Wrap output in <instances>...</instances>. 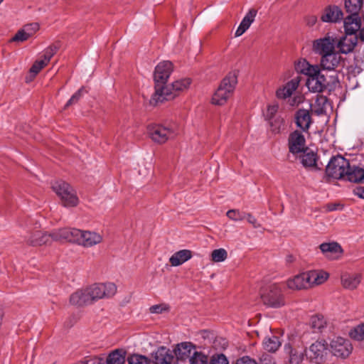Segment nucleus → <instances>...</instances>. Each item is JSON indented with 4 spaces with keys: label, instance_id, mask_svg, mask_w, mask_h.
Returning <instances> with one entry per match:
<instances>
[{
    "label": "nucleus",
    "instance_id": "nucleus-45",
    "mask_svg": "<svg viewBox=\"0 0 364 364\" xmlns=\"http://www.w3.org/2000/svg\"><path fill=\"white\" fill-rule=\"evenodd\" d=\"M351 338L356 341L364 340V323L351 329L349 332Z\"/></svg>",
    "mask_w": 364,
    "mask_h": 364
},
{
    "label": "nucleus",
    "instance_id": "nucleus-26",
    "mask_svg": "<svg viewBox=\"0 0 364 364\" xmlns=\"http://www.w3.org/2000/svg\"><path fill=\"white\" fill-rule=\"evenodd\" d=\"M295 122L298 127L304 132H308L310 124H311V118L309 112L307 109H300L295 114Z\"/></svg>",
    "mask_w": 364,
    "mask_h": 364
},
{
    "label": "nucleus",
    "instance_id": "nucleus-50",
    "mask_svg": "<svg viewBox=\"0 0 364 364\" xmlns=\"http://www.w3.org/2000/svg\"><path fill=\"white\" fill-rule=\"evenodd\" d=\"M29 38L36 33L39 29V25L37 23H32L25 25L23 28Z\"/></svg>",
    "mask_w": 364,
    "mask_h": 364
},
{
    "label": "nucleus",
    "instance_id": "nucleus-31",
    "mask_svg": "<svg viewBox=\"0 0 364 364\" xmlns=\"http://www.w3.org/2000/svg\"><path fill=\"white\" fill-rule=\"evenodd\" d=\"M126 354V351L123 349L114 350L108 354L105 360H101L99 364H124Z\"/></svg>",
    "mask_w": 364,
    "mask_h": 364
},
{
    "label": "nucleus",
    "instance_id": "nucleus-42",
    "mask_svg": "<svg viewBox=\"0 0 364 364\" xmlns=\"http://www.w3.org/2000/svg\"><path fill=\"white\" fill-rule=\"evenodd\" d=\"M191 83V81L189 78L181 79L173 82L172 83V85L173 87L174 92L177 93L178 96L181 92L187 90L189 87Z\"/></svg>",
    "mask_w": 364,
    "mask_h": 364
},
{
    "label": "nucleus",
    "instance_id": "nucleus-9",
    "mask_svg": "<svg viewBox=\"0 0 364 364\" xmlns=\"http://www.w3.org/2000/svg\"><path fill=\"white\" fill-rule=\"evenodd\" d=\"M327 343L325 341H316L313 343L309 350H305L306 355L311 361L316 364L321 363L327 353Z\"/></svg>",
    "mask_w": 364,
    "mask_h": 364
},
{
    "label": "nucleus",
    "instance_id": "nucleus-34",
    "mask_svg": "<svg viewBox=\"0 0 364 364\" xmlns=\"http://www.w3.org/2000/svg\"><path fill=\"white\" fill-rule=\"evenodd\" d=\"M345 178L353 183L364 182V169L355 166H350L349 164Z\"/></svg>",
    "mask_w": 364,
    "mask_h": 364
},
{
    "label": "nucleus",
    "instance_id": "nucleus-19",
    "mask_svg": "<svg viewBox=\"0 0 364 364\" xmlns=\"http://www.w3.org/2000/svg\"><path fill=\"white\" fill-rule=\"evenodd\" d=\"M102 241V236L96 232L89 230H82L79 245L84 247H91Z\"/></svg>",
    "mask_w": 364,
    "mask_h": 364
},
{
    "label": "nucleus",
    "instance_id": "nucleus-27",
    "mask_svg": "<svg viewBox=\"0 0 364 364\" xmlns=\"http://www.w3.org/2000/svg\"><path fill=\"white\" fill-rule=\"evenodd\" d=\"M331 105L326 97L317 95L314 102L311 104V111L316 115H322L326 113V110Z\"/></svg>",
    "mask_w": 364,
    "mask_h": 364
},
{
    "label": "nucleus",
    "instance_id": "nucleus-57",
    "mask_svg": "<svg viewBox=\"0 0 364 364\" xmlns=\"http://www.w3.org/2000/svg\"><path fill=\"white\" fill-rule=\"evenodd\" d=\"M305 21L309 26H313L317 22V17L316 16H308L306 17Z\"/></svg>",
    "mask_w": 364,
    "mask_h": 364
},
{
    "label": "nucleus",
    "instance_id": "nucleus-29",
    "mask_svg": "<svg viewBox=\"0 0 364 364\" xmlns=\"http://www.w3.org/2000/svg\"><path fill=\"white\" fill-rule=\"evenodd\" d=\"M194 346L189 342H183L178 344L174 349L176 360H186L191 357V351Z\"/></svg>",
    "mask_w": 364,
    "mask_h": 364
},
{
    "label": "nucleus",
    "instance_id": "nucleus-56",
    "mask_svg": "<svg viewBox=\"0 0 364 364\" xmlns=\"http://www.w3.org/2000/svg\"><path fill=\"white\" fill-rule=\"evenodd\" d=\"M163 306H165L164 305H161V304L154 305V306L150 307V309H149L150 312L152 313V314H161L164 311Z\"/></svg>",
    "mask_w": 364,
    "mask_h": 364
},
{
    "label": "nucleus",
    "instance_id": "nucleus-59",
    "mask_svg": "<svg viewBox=\"0 0 364 364\" xmlns=\"http://www.w3.org/2000/svg\"><path fill=\"white\" fill-rule=\"evenodd\" d=\"M359 37L362 41H364V27L359 31Z\"/></svg>",
    "mask_w": 364,
    "mask_h": 364
},
{
    "label": "nucleus",
    "instance_id": "nucleus-18",
    "mask_svg": "<svg viewBox=\"0 0 364 364\" xmlns=\"http://www.w3.org/2000/svg\"><path fill=\"white\" fill-rule=\"evenodd\" d=\"M362 277L360 273L344 272L341 274V283L344 289L354 290L360 284Z\"/></svg>",
    "mask_w": 364,
    "mask_h": 364
},
{
    "label": "nucleus",
    "instance_id": "nucleus-51",
    "mask_svg": "<svg viewBox=\"0 0 364 364\" xmlns=\"http://www.w3.org/2000/svg\"><path fill=\"white\" fill-rule=\"evenodd\" d=\"M29 38L27 36L26 33L23 31V28L20 29L15 36L11 38L12 41L15 42H23Z\"/></svg>",
    "mask_w": 364,
    "mask_h": 364
},
{
    "label": "nucleus",
    "instance_id": "nucleus-54",
    "mask_svg": "<svg viewBox=\"0 0 364 364\" xmlns=\"http://www.w3.org/2000/svg\"><path fill=\"white\" fill-rule=\"evenodd\" d=\"M278 105H269L267 107V116L270 118L273 117L278 110Z\"/></svg>",
    "mask_w": 364,
    "mask_h": 364
},
{
    "label": "nucleus",
    "instance_id": "nucleus-20",
    "mask_svg": "<svg viewBox=\"0 0 364 364\" xmlns=\"http://www.w3.org/2000/svg\"><path fill=\"white\" fill-rule=\"evenodd\" d=\"M299 82V77H294L277 90V97L279 99H287L291 97L294 92L298 88Z\"/></svg>",
    "mask_w": 364,
    "mask_h": 364
},
{
    "label": "nucleus",
    "instance_id": "nucleus-23",
    "mask_svg": "<svg viewBox=\"0 0 364 364\" xmlns=\"http://www.w3.org/2000/svg\"><path fill=\"white\" fill-rule=\"evenodd\" d=\"M319 248L321 251L331 259H338L342 253L343 250L341 245L337 242H329V243H322L320 245Z\"/></svg>",
    "mask_w": 364,
    "mask_h": 364
},
{
    "label": "nucleus",
    "instance_id": "nucleus-11",
    "mask_svg": "<svg viewBox=\"0 0 364 364\" xmlns=\"http://www.w3.org/2000/svg\"><path fill=\"white\" fill-rule=\"evenodd\" d=\"M288 147L289 152L294 155L307 151L308 147L306 145V139L301 132L296 130L289 134Z\"/></svg>",
    "mask_w": 364,
    "mask_h": 364
},
{
    "label": "nucleus",
    "instance_id": "nucleus-44",
    "mask_svg": "<svg viewBox=\"0 0 364 364\" xmlns=\"http://www.w3.org/2000/svg\"><path fill=\"white\" fill-rule=\"evenodd\" d=\"M87 90L85 87H81L76 92H75L70 99L67 102L65 105V108L68 107L70 105H75L77 103V102L81 99V97L86 93H87Z\"/></svg>",
    "mask_w": 364,
    "mask_h": 364
},
{
    "label": "nucleus",
    "instance_id": "nucleus-49",
    "mask_svg": "<svg viewBox=\"0 0 364 364\" xmlns=\"http://www.w3.org/2000/svg\"><path fill=\"white\" fill-rule=\"evenodd\" d=\"M82 230L68 228V242L79 245Z\"/></svg>",
    "mask_w": 364,
    "mask_h": 364
},
{
    "label": "nucleus",
    "instance_id": "nucleus-21",
    "mask_svg": "<svg viewBox=\"0 0 364 364\" xmlns=\"http://www.w3.org/2000/svg\"><path fill=\"white\" fill-rule=\"evenodd\" d=\"M70 303L73 306H82L92 304L87 288L80 289L70 296Z\"/></svg>",
    "mask_w": 364,
    "mask_h": 364
},
{
    "label": "nucleus",
    "instance_id": "nucleus-8",
    "mask_svg": "<svg viewBox=\"0 0 364 364\" xmlns=\"http://www.w3.org/2000/svg\"><path fill=\"white\" fill-rule=\"evenodd\" d=\"M166 83H155V92L151 97V103L157 104L165 100H171L177 96V93L174 92L172 84L166 85Z\"/></svg>",
    "mask_w": 364,
    "mask_h": 364
},
{
    "label": "nucleus",
    "instance_id": "nucleus-3",
    "mask_svg": "<svg viewBox=\"0 0 364 364\" xmlns=\"http://www.w3.org/2000/svg\"><path fill=\"white\" fill-rule=\"evenodd\" d=\"M53 189L60 197L65 207H74L78 204L75 191L66 182L58 181L53 186Z\"/></svg>",
    "mask_w": 364,
    "mask_h": 364
},
{
    "label": "nucleus",
    "instance_id": "nucleus-6",
    "mask_svg": "<svg viewBox=\"0 0 364 364\" xmlns=\"http://www.w3.org/2000/svg\"><path fill=\"white\" fill-rule=\"evenodd\" d=\"M87 288L92 303L101 299L112 297L117 292L116 285L110 282L95 284Z\"/></svg>",
    "mask_w": 364,
    "mask_h": 364
},
{
    "label": "nucleus",
    "instance_id": "nucleus-43",
    "mask_svg": "<svg viewBox=\"0 0 364 364\" xmlns=\"http://www.w3.org/2000/svg\"><path fill=\"white\" fill-rule=\"evenodd\" d=\"M128 364H150V360L145 355L134 353L128 356Z\"/></svg>",
    "mask_w": 364,
    "mask_h": 364
},
{
    "label": "nucleus",
    "instance_id": "nucleus-24",
    "mask_svg": "<svg viewBox=\"0 0 364 364\" xmlns=\"http://www.w3.org/2000/svg\"><path fill=\"white\" fill-rule=\"evenodd\" d=\"M341 61V57L334 51L328 54L321 55V71L328 70L333 71L338 65Z\"/></svg>",
    "mask_w": 364,
    "mask_h": 364
},
{
    "label": "nucleus",
    "instance_id": "nucleus-15",
    "mask_svg": "<svg viewBox=\"0 0 364 364\" xmlns=\"http://www.w3.org/2000/svg\"><path fill=\"white\" fill-rule=\"evenodd\" d=\"M172 71L173 64L171 61L166 60L159 63L156 66L154 73L155 83L166 82Z\"/></svg>",
    "mask_w": 364,
    "mask_h": 364
},
{
    "label": "nucleus",
    "instance_id": "nucleus-4",
    "mask_svg": "<svg viewBox=\"0 0 364 364\" xmlns=\"http://www.w3.org/2000/svg\"><path fill=\"white\" fill-rule=\"evenodd\" d=\"M349 161L338 155L331 159L326 168V175L334 179L345 178L348 168Z\"/></svg>",
    "mask_w": 364,
    "mask_h": 364
},
{
    "label": "nucleus",
    "instance_id": "nucleus-41",
    "mask_svg": "<svg viewBox=\"0 0 364 364\" xmlns=\"http://www.w3.org/2000/svg\"><path fill=\"white\" fill-rule=\"evenodd\" d=\"M318 66L311 65L306 60L302 59L299 60L295 65V69L298 73H304L306 75L310 74V70H316Z\"/></svg>",
    "mask_w": 364,
    "mask_h": 364
},
{
    "label": "nucleus",
    "instance_id": "nucleus-17",
    "mask_svg": "<svg viewBox=\"0 0 364 364\" xmlns=\"http://www.w3.org/2000/svg\"><path fill=\"white\" fill-rule=\"evenodd\" d=\"M154 364H178L173 353L165 347H161L152 354Z\"/></svg>",
    "mask_w": 364,
    "mask_h": 364
},
{
    "label": "nucleus",
    "instance_id": "nucleus-22",
    "mask_svg": "<svg viewBox=\"0 0 364 364\" xmlns=\"http://www.w3.org/2000/svg\"><path fill=\"white\" fill-rule=\"evenodd\" d=\"M343 18L341 9L336 6H329L323 11L321 19L323 22L336 23Z\"/></svg>",
    "mask_w": 364,
    "mask_h": 364
},
{
    "label": "nucleus",
    "instance_id": "nucleus-61",
    "mask_svg": "<svg viewBox=\"0 0 364 364\" xmlns=\"http://www.w3.org/2000/svg\"><path fill=\"white\" fill-rule=\"evenodd\" d=\"M4 1V0H0V4Z\"/></svg>",
    "mask_w": 364,
    "mask_h": 364
},
{
    "label": "nucleus",
    "instance_id": "nucleus-36",
    "mask_svg": "<svg viewBox=\"0 0 364 364\" xmlns=\"http://www.w3.org/2000/svg\"><path fill=\"white\" fill-rule=\"evenodd\" d=\"M363 0H345V9L348 15H359Z\"/></svg>",
    "mask_w": 364,
    "mask_h": 364
},
{
    "label": "nucleus",
    "instance_id": "nucleus-38",
    "mask_svg": "<svg viewBox=\"0 0 364 364\" xmlns=\"http://www.w3.org/2000/svg\"><path fill=\"white\" fill-rule=\"evenodd\" d=\"M264 348L269 352H275L281 346V342L278 337L272 336L266 338L263 342Z\"/></svg>",
    "mask_w": 364,
    "mask_h": 364
},
{
    "label": "nucleus",
    "instance_id": "nucleus-46",
    "mask_svg": "<svg viewBox=\"0 0 364 364\" xmlns=\"http://www.w3.org/2000/svg\"><path fill=\"white\" fill-rule=\"evenodd\" d=\"M228 257V252L223 248L214 250L211 253V259L214 262H221Z\"/></svg>",
    "mask_w": 364,
    "mask_h": 364
},
{
    "label": "nucleus",
    "instance_id": "nucleus-32",
    "mask_svg": "<svg viewBox=\"0 0 364 364\" xmlns=\"http://www.w3.org/2000/svg\"><path fill=\"white\" fill-rule=\"evenodd\" d=\"M303 154L301 156V162L305 168H314L319 170L321 168L318 167L317 159L318 156L316 153L310 150L309 148L307 151H302Z\"/></svg>",
    "mask_w": 364,
    "mask_h": 364
},
{
    "label": "nucleus",
    "instance_id": "nucleus-40",
    "mask_svg": "<svg viewBox=\"0 0 364 364\" xmlns=\"http://www.w3.org/2000/svg\"><path fill=\"white\" fill-rule=\"evenodd\" d=\"M53 241L68 242V228L53 230L51 232Z\"/></svg>",
    "mask_w": 364,
    "mask_h": 364
},
{
    "label": "nucleus",
    "instance_id": "nucleus-53",
    "mask_svg": "<svg viewBox=\"0 0 364 364\" xmlns=\"http://www.w3.org/2000/svg\"><path fill=\"white\" fill-rule=\"evenodd\" d=\"M247 222L252 225V226L255 228H259L260 225L257 223V219L251 214V213H246V218Z\"/></svg>",
    "mask_w": 364,
    "mask_h": 364
},
{
    "label": "nucleus",
    "instance_id": "nucleus-47",
    "mask_svg": "<svg viewBox=\"0 0 364 364\" xmlns=\"http://www.w3.org/2000/svg\"><path fill=\"white\" fill-rule=\"evenodd\" d=\"M227 217L233 221H241L245 219L246 213L238 209H231L226 213Z\"/></svg>",
    "mask_w": 364,
    "mask_h": 364
},
{
    "label": "nucleus",
    "instance_id": "nucleus-14",
    "mask_svg": "<svg viewBox=\"0 0 364 364\" xmlns=\"http://www.w3.org/2000/svg\"><path fill=\"white\" fill-rule=\"evenodd\" d=\"M338 52L343 54L352 53L358 44V37L354 35L346 34L336 40Z\"/></svg>",
    "mask_w": 364,
    "mask_h": 364
},
{
    "label": "nucleus",
    "instance_id": "nucleus-28",
    "mask_svg": "<svg viewBox=\"0 0 364 364\" xmlns=\"http://www.w3.org/2000/svg\"><path fill=\"white\" fill-rule=\"evenodd\" d=\"M287 287L291 290H301L309 288L306 272L289 279L287 281Z\"/></svg>",
    "mask_w": 364,
    "mask_h": 364
},
{
    "label": "nucleus",
    "instance_id": "nucleus-55",
    "mask_svg": "<svg viewBox=\"0 0 364 364\" xmlns=\"http://www.w3.org/2000/svg\"><path fill=\"white\" fill-rule=\"evenodd\" d=\"M236 364H257V363L249 357L245 356L237 360Z\"/></svg>",
    "mask_w": 364,
    "mask_h": 364
},
{
    "label": "nucleus",
    "instance_id": "nucleus-48",
    "mask_svg": "<svg viewBox=\"0 0 364 364\" xmlns=\"http://www.w3.org/2000/svg\"><path fill=\"white\" fill-rule=\"evenodd\" d=\"M190 364H208V357L202 353L195 351L190 358Z\"/></svg>",
    "mask_w": 364,
    "mask_h": 364
},
{
    "label": "nucleus",
    "instance_id": "nucleus-33",
    "mask_svg": "<svg viewBox=\"0 0 364 364\" xmlns=\"http://www.w3.org/2000/svg\"><path fill=\"white\" fill-rule=\"evenodd\" d=\"M256 15L257 11L253 9L247 12L235 31V36L236 37L242 36L250 28L252 23L255 21Z\"/></svg>",
    "mask_w": 364,
    "mask_h": 364
},
{
    "label": "nucleus",
    "instance_id": "nucleus-35",
    "mask_svg": "<svg viewBox=\"0 0 364 364\" xmlns=\"http://www.w3.org/2000/svg\"><path fill=\"white\" fill-rule=\"evenodd\" d=\"M192 257V252L189 250H182L175 252L170 258L169 262L173 267L181 265Z\"/></svg>",
    "mask_w": 364,
    "mask_h": 364
},
{
    "label": "nucleus",
    "instance_id": "nucleus-2",
    "mask_svg": "<svg viewBox=\"0 0 364 364\" xmlns=\"http://www.w3.org/2000/svg\"><path fill=\"white\" fill-rule=\"evenodd\" d=\"M237 83V75L235 72L229 73L222 80L217 90L213 95L212 103L215 105H223L232 96Z\"/></svg>",
    "mask_w": 364,
    "mask_h": 364
},
{
    "label": "nucleus",
    "instance_id": "nucleus-16",
    "mask_svg": "<svg viewBox=\"0 0 364 364\" xmlns=\"http://www.w3.org/2000/svg\"><path fill=\"white\" fill-rule=\"evenodd\" d=\"M52 242L51 232L41 230L32 232L26 239L27 244L33 247L50 245Z\"/></svg>",
    "mask_w": 364,
    "mask_h": 364
},
{
    "label": "nucleus",
    "instance_id": "nucleus-58",
    "mask_svg": "<svg viewBox=\"0 0 364 364\" xmlns=\"http://www.w3.org/2000/svg\"><path fill=\"white\" fill-rule=\"evenodd\" d=\"M338 205L333 204V203L328 204V205H326V209L328 211H333V210H336V208Z\"/></svg>",
    "mask_w": 364,
    "mask_h": 364
},
{
    "label": "nucleus",
    "instance_id": "nucleus-25",
    "mask_svg": "<svg viewBox=\"0 0 364 364\" xmlns=\"http://www.w3.org/2000/svg\"><path fill=\"white\" fill-rule=\"evenodd\" d=\"M306 275L309 288L323 284L329 277V274L323 270L306 272Z\"/></svg>",
    "mask_w": 364,
    "mask_h": 364
},
{
    "label": "nucleus",
    "instance_id": "nucleus-7",
    "mask_svg": "<svg viewBox=\"0 0 364 364\" xmlns=\"http://www.w3.org/2000/svg\"><path fill=\"white\" fill-rule=\"evenodd\" d=\"M149 134L151 139L159 144H164L176 136L173 127H168L160 124H154L148 127Z\"/></svg>",
    "mask_w": 364,
    "mask_h": 364
},
{
    "label": "nucleus",
    "instance_id": "nucleus-13",
    "mask_svg": "<svg viewBox=\"0 0 364 364\" xmlns=\"http://www.w3.org/2000/svg\"><path fill=\"white\" fill-rule=\"evenodd\" d=\"M336 38L329 35L314 41V50L323 55L334 51Z\"/></svg>",
    "mask_w": 364,
    "mask_h": 364
},
{
    "label": "nucleus",
    "instance_id": "nucleus-30",
    "mask_svg": "<svg viewBox=\"0 0 364 364\" xmlns=\"http://www.w3.org/2000/svg\"><path fill=\"white\" fill-rule=\"evenodd\" d=\"M360 18L359 15H348L344 20V28L346 34L354 35L360 30Z\"/></svg>",
    "mask_w": 364,
    "mask_h": 364
},
{
    "label": "nucleus",
    "instance_id": "nucleus-37",
    "mask_svg": "<svg viewBox=\"0 0 364 364\" xmlns=\"http://www.w3.org/2000/svg\"><path fill=\"white\" fill-rule=\"evenodd\" d=\"M284 348L289 354V362L291 364H299L304 358V352L293 349L289 344L285 345Z\"/></svg>",
    "mask_w": 364,
    "mask_h": 364
},
{
    "label": "nucleus",
    "instance_id": "nucleus-5",
    "mask_svg": "<svg viewBox=\"0 0 364 364\" xmlns=\"http://www.w3.org/2000/svg\"><path fill=\"white\" fill-rule=\"evenodd\" d=\"M263 304L272 308H280L285 304L282 288L277 284H272L261 295Z\"/></svg>",
    "mask_w": 364,
    "mask_h": 364
},
{
    "label": "nucleus",
    "instance_id": "nucleus-1",
    "mask_svg": "<svg viewBox=\"0 0 364 364\" xmlns=\"http://www.w3.org/2000/svg\"><path fill=\"white\" fill-rule=\"evenodd\" d=\"M310 74L306 82V85L309 90L312 92H322L326 89L331 90L338 82V76L334 73L333 75L326 76L319 68L316 70H310Z\"/></svg>",
    "mask_w": 364,
    "mask_h": 364
},
{
    "label": "nucleus",
    "instance_id": "nucleus-60",
    "mask_svg": "<svg viewBox=\"0 0 364 364\" xmlns=\"http://www.w3.org/2000/svg\"><path fill=\"white\" fill-rule=\"evenodd\" d=\"M358 191H359V193H358V196L360 198H364V187L360 188Z\"/></svg>",
    "mask_w": 364,
    "mask_h": 364
},
{
    "label": "nucleus",
    "instance_id": "nucleus-12",
    "mask_svg": "<svg viewBox=\"0 0 364 364\" xmlns=\"http://www.w3.org/2000/svg\"><path fill=\"white\" fill-rule=\"evenodd\" d=\"M57 50L58 47L53 45L50 46L45 50L43 58L36 60L30 68L29 72L32 75V77H34L45 66L48 64L51 58L57 52Z\"/></svg>",
    "mask_w": 364,
    "mask_h": 364
},
{
    "label": "nucleus",
    "instance_id": "nucleus-52",
    "mask_svg": "<svg viewBox=\"0 0 364 364\" xmlns=\"http://www.w3.org/2000/svg\"><path fill=\"white\" fill-rule=\"evenodd\" d=\"M210 364H229V362L223 354H220L213 357Z\"/></svg>",
    "mask_w": 364,
    "mask_h": 364
},
{
    "label": "nucleus",
    "instance_id": "nucleus-39",
    "mask_svg": "<svg viewBox=\"0 0 364 364\" xmlns=\"http://www.w3.org/2000/svg\"><path fill=\"white\" fill-rule=\"evenodd\" d=\"M326 322L322 316H314L311 318V326L314 332H322L323 329L326 327Z\"/></svg>",
    "mask_w": 364,
    "mask_h": 364
},
{
    "label": "nucleus",
    "instance_id": "nucleus-10",
    "mask_svg": "<svg viewBox=\"0 0 364 364\" xmlns=\"http://www.w3.org/2000/svg\"><path fill=\"white\" fill-rule=\"evenodd\" d=\"M332 353L338 358H345L352 352L353 347L350 342L341 337L333 338L330 343Z\"/></svg>",
    "mask_w": 364,
    "mask_h": 364
}]
</instances>
